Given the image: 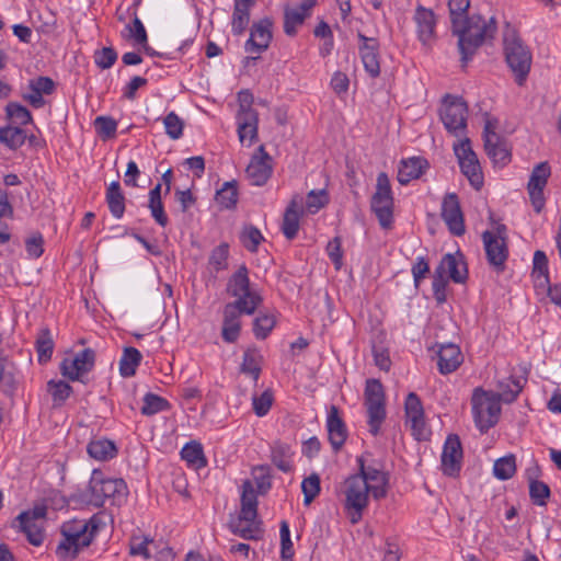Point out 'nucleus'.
I'll list each match as a JSON object with an SVG mask.
<instances>
[{"label":"nucleus","instance_id":"nucleus-21","mask_svg":"<svg viewBox=\"0 0 561 561\" xmlns=\"http://www.w3.org/2000/svg\"><path fill=\"white\" fill-rule=\"evenodd\" d=\"M358 38L362 42L359 54L364 68L370 77L377 78L380 75L379 44L376 38L367 37L362 33H358Z\"/></svg>","mask_w":561,"mask_h":561},{"label":"nucleus","instance_id":"nucleus-40","mask_svg":"<svg viewBox=\"0 0 561 561\" xmlns=\"http://www.w3.org/2000/svg\"><path fill=\"white\" fill-rule=\"evenodd\" d=\"M181 457L194 469H201L207 463L202 445L195 440L184 445Z\"/></svg>","mask_w":561,"mask_h":561},{"label":"nucleus","instance_id":"nucleus-31","mask_svg":"<svg viewBox=\"0 0 561 561\" xmlns=\"http://www.w3.org/2000/svg\"><path fill=\"white\" fill-rule=\"evenodd\" d=\"M233 298L234 301L226 305L249 316L253 314L263 301L261 294L253 287L240 293L239 296H233Z\"/></svg>","mask_w":561,"mask_h":561},{"label":"nucleus","instance_id":"nucleus-48","mask_svg":"<svg viewBox=\"0 0 561 561\" xmlns=\"http://www.w3.org/2000/svg\"><path fill=\"white\" fill-rule=\"evenodd\" d=\"M142 401L141 414L147 416L165 411L170 408V404L165 399L151 392L146 393Z\"/></svg>","mask_w":561,"mask_h":561},{"label":"nucleus","instance_id":"nucleus-3","mask_svg":"<svg viewBox=\"0 0 561 561\" xmlns=\"http://www.w3.org/2000/svg\"><path fill=\"white\" fill-rule=\"evenodd\" d=\"M500 402L502 401L492 391H485L482 388L473 390L471 398L473 419L482 433H486L497 423L501 414Z\"/></svg>","mask_w":561,"mask_h":561},{"label":"nucleus","instance_id":"nucleus-22","mask_svg":"<svg viewBox=\"0 0 561 561\" xmlns=\"http://www.w3.org/2000/svg\"><path fill=\"white\" fill-rule=\"evenodd\" d=\"M56 89L54 80L49 77H37L28 81V92L23 93V99L33 107L41 108L45 105L43 95L53 94Z\"/></svg>","mask_w":561,"mask_h":561},{"label":"nucleus","instance_id":"nucleus-26","mask_svg":"<svg viewBox=\"0 0 561 561\" xmlns=\"http://www.w3.org/2000/svg\"><path fill=\"white\" fill-rule=\"evenodd\" d=\"M435 272L445 277L448 275L453 282L458 284L463 283L467 278V266L461 255L457 256L450 253L444 255Z\"/></svg>","mask_w":561,"mask_h":561},{"label":"nucleus","instance_id":"nucleus-19","mask_svg":"<svg viewBox=\"0 0 561 561\" xmlns=\"http://www.w3.org/2000/svg\"><path fill=\"white\" fill-rule=\"evenodd\" d=\"M271 41L272 22L268 19H262L252 25L244 49L248 53L261 55L268 48Z\"/></svg>","mask_w":561,"mask_h":561},{"label":"nucleus","instance_id":"nucleus-38","mask_svg":"<svg viewBox=\"0 0 561 561\" xmlns=\"http://www.w3.org/2000/svg\"><path fill=\"white\" fill-rule=\"evenodd\" d=\"M291 455L290 447L280 442L274 443L271 448V460L283 472L291 471Z\"/></svg>","mask_w":561,"mask_h":561},{"label":"nucleus","instance_id":"nucleus-51","mask_svg":"<svg viewBox=\"0 0 561 561\" xmlns=\"http://www.w3.org/2000/svg\"><path fill=\"white\" fill-rule=\"evenodd\" d=\"M275 318L268 313L259 314L253 321V333L256 339L264 340L275 327Z\"/></svg>","mask_w":561,"mask_h":561},{"label":"nucleus","instance_id":"nucleus-42","mask_svg":"<svg viewBox=\"0 0 561 561\" xmlns=\"http://www.w3.org/2000/svg\"><path fill=\"white\" fill-rule=\"evenodd\" d=\"M90 457L96 460H108L116 456L117 449L108 439H98L89 443L87 447Z\"/></svg>","mask_w":561,"mask_h":561},{"label":"nucleus","instance_id":"nucleus-10","mask_svg":"<svg viewBox=\"0 0 561 561\" xmlns=\"http://www.w3.org/2000/svg\"><path fill=\"white\" fill-rule=\"evenodd\" d=\"M357 463L359 472L354 476L363 478L375 500L386 497L389 486V474L378 466L366 465L363 457L357 458Z\"/></svg>","mask_w":561,"mask_h":561},{"label":"nucleus","instance_id":"nucleus-59","mask_svg":"<svg viewBox=\"0 0 561 561\" xmlns=\"http://www.w3.org/2000/svg\"><path fill=\"white\" fill-rule=\"evenodd\" d=\"M228 255L229 245L227 243H221L211 251L209 256V264L214 267L215 271H222L227 267Z\"/></svg>","mask_w":561,"mask_h":561},{"label":"nucleus","instance_id":"nucleus-20","mask_svg":"<svg viewBox=\"0 0 561 561\" xmlns=\"http://www.w3.org/2000/svg\"><path fill=\"white\" fill-rule=\"evenodd\" d=\"M462 447L457 435L451 434L446 438L442 453V470L447 476H456L460 471Z\"/></svg>","mask_w":561,"mask_h":561},{"label":"nucleus","instance_id":"nucleus-17","mask_svg":"<svg viewBox=\"0 0 561 561\" xmlns=\"http://www.w3.org/2000/svg\"><path fill=\"white\" fill-rule=\"evenodd\" d=\"M484 149L494 164L506 165L511 160V153L505 142L495 133V126L488 121L483 130Z\"/></svg>","mask_w":561,"mask_h":561},{"label":"nucleus","instance_id":"nucleus-64","mask_svg":"<svg viewBox=\"0 0 561 561\" xmlns=\"http://www.w3.org/2000/svg\"><path fill=\"white\" fill-rule=\"evenodd\" d=\"M43 244L44 239L39 232L32 234L25 241V249L27 254L31 257L38 259L44 252Z\"/></svg>","mask_w":561,"mask_h":561},{"label":"nucleus","instance_id":"nucleus-29","mask_svg":"<svg viewBox=\"0 0 561 561\" xmlns=\"http://www.w3.org/2000/svg\"><path fill=\"white\" fill-rule=\"evenodd\" d=\"M257 515V499L254 491V484L251 480H245L242 484L240 520L254 522Z\"/></svg>","mask_w":561,"mask_h":561},{"label":"nucleus","instance_id":"nucleus-4","mask_svg":"<svg viewBox=\"0 0 561 561\" xmlns=\"http://www.w3.org/2000/svg\"><path fill=\"white\" fill-rule=\"evenodd\" d=\"M505 60L515 76L518 85H523L530 71L533 56L522 39L512 34L504 38Z\"/></svg>","mask_w":561,"mask_h":561},{"label":"nucleus","instance_id":"nucleus-47","mask_svg":"<svg viewBox=\"0 0 561 561\" xmlns=\"http://www.w3.org/2000/svg\"><path fill=\"white\" fill-rule=\"evenodd\" d=\"M516 472V459L514 455L504 456L495 460L493 473L500 480H507Z\"/></svg>","mask_w":561,"mask_h":561},{"label":"nucleus","instance_id":"nucleus-46","mask_svg":"<svg viewBox=\"0 0 561 561\" xmlns=\"http://www.w3.org/2000/svg\"><path fill=\"white\" fill-rule=\"evenodd\" d=\"M54 341L48 329H42L36 340V351L38 360L46 363L51 358Z\"/></svg>","mask_w":561,"mask_h":561},{"label":"nucleus","instance_id":"nucleus-24","mask_svg":"<svg viewBox=\"0 0 561 561\" xmlns=\"http://www.w3.org/2000/svg\"><path fill=\"white\" fill-rule=\"evenodd\" d=\"M327 428L330 444L332 445V448L337 451L347 438V430L340 416V411L336 405L330 407L327 419Z\"/></svg>","mask_w":561,"mask_h":561},{"label":"nucleus","instance_id":"nucleus-28","mask_svg":"<svg viewBox=\"0 0 561 561\" xmlns=\"http://www.w3.org/2000/svg\"><path fill=\"white\" fill-rule=\"evenodd\" d=\"M428 167L427 160L421 157H412L402 160L398 171L399 183L407 185L412 180L419 179Z\"/></svg>","mask_w":561,"mask_h":561},{"label":"nucleus","instance_id":"nucleus-27","mask_svg":"<svg viewBox=\"0 0 561 561\" xmlns=\"http://www.w3.org/2000/svg\"><path fill=\"white\" fill-rule=\"evenodd\" d=\"M301 214L302 197L295 195L288 204L283 217L282 231L288 240H293L297 236Z\"/></svg>","mask_w":561,"mask_h":561},{"label":"nucleus","instance_id":"nucleus-41","mask_svg":"<svg viewBox=\"0 0 561 561\" xmlns=\"http://www.w3.org/2000/svg\"><path fill=\"white\" fill-rule=\"evenodd\" d=\"M142 356L141 353L133 347H125L123 356L119 360V373L123 377H131L135 375L137 367L140 364Z\"/></svg>","mask_w":561,"mask_h":561},{"label":"nucleus","instance_id":"nucleus-55","mask_svg":"<svg viewBox=\"0 0 561 561\" xmlns=\"http://www.w3.org/2000/svg\"><path fill=\"white\" fill-rule=\"evenodd\" d=\"M253 481L257 492L264 494L271 488V468L268 466H256L252 469Z\"/></svg>","mask_w":561,"mask_h":561},{"label":"nucleus","instance_id":"nucleus-58","mask_svg":"<svg viewBox=\"0 0 561 561\" xmlns=\"http://www.w3.org/2000/svg\"><path fill=\"white\" fill-rule=\"evenodd\" d=\"M94 126H95L98 134L103 139H110L115 136L117 123L112 117L98 116L94 121Z\"/></svg>","mask_w":561,"mask_h":561},{"label":"nucleus","instance_id":"nucleus-39","mask_svg":"<svg viewBox=\"0 0 561 561\" xmlns=\"http://www.w3.org/2000/svg\"><path fill=\"white\" fill-rule=\"evenodd\" d=\"M262 355L254 348H249L243 353L240 371L249 375L255 382L261 375Z\"/></svg>","mask_w":561,"mask_h":561},{"label":"nucleus","instance_id":"nucleus-15","mask_svg":"<svg viewBox=\"0 0 561 561\" xmlns=\"http://www.w3.org/2000/svg\"><path fill=\"white\" fill-rule=\"evenodd\" d=\"M272 172V158L265 151L264 146H260L257 151L251 158V161L245 170L247 178L251 184L255 186H262L271 178Z\"/></svg>","mask_w":561,"mask_h":561},{"label":"nucleus","instance_id":"nucleus-8","mask_svg":"<svg viewBox=\"0 0 561 561\" xmlns=\"http://www.w3.org/2000/svg\"><path fill=\"white\" fill-rule=\"evenodd\" d=\"M344 493L351 523L356 524L368 504L370 489L362 477L351 476L345 481Z\"/></svg>","mask_w":561,"mask_h":561},{"label":"nucleus","instance_id":"nucleus-60","mask_svg":"<svg viewBox=\"0 0 561 561\" xmlns=\"http://www.w3.org/2000/svg\"><path fill=\"white\" fill-rule=\"evenodd\" d=\"M305 503L309 504L320 492V478L317 473L310 474L301 483Z\"/></svg>","mask_w":561,"mask_h":561},{"label":"nucleus","instance_id":"nucleus-54","mask_svg":"<svg viewBox=\"0 0 561 561\" xmlns=\"http://www.w3.org/2000/svg\"><path fill=\"white\" fill-rule=\"evenodd\" d=\"M529 496L534 504L542 506L550 496V488L542 481L529 480Z\"/></svg>","mask_w":561,"mask_h":561},{"label":"nucleus","instance_id":"nucleus-23","mask_svg":"<svg viewBox=\"0 0 561 561\" xmlns=\"http://www.w3.org/2000/svg\"><path fill=\"white\" fill-rule=\"evenodd\" d=\"M417 37L423 45L428 46L435 37L436 20L432 10L417 5L414 13Z\"/></svg>","mask_w":561,"mask_h":561},{"label":"nucleus","instance_id":"nucleus-14","mask_svg":"<svg viewBox=\"0 0 561 561\" xmlns=\"http://www.w3.org/2000/svg\"><path fill=\"white\" fill-rule=\"evenodd\" d=\"M440 215L451 234L460 237L465 233L463 214L456 193H447L444 196Z\"/></svg>","mask_w":561,"mask_h":561},{"label":"nucleus","instance_id":"nucleus-18","mask_svg":"<svg viewBox=\"0 0 561 561\" xmlns=\"http://www.w3.org/2000/svg\"><path fill=\"white\" fill-rule=\"evenodd\" d=\"M482 241L489 264L497 272L501 273L505 270V262L508 257L507 243L493 236L492 231H484L482 233Z\"/></svg>","mask_w":561,"mask_h":561},{"label":"nucleus","instance_id":"nucleus-34","mask_svg":"<svg viewBox=\"0 0 561 561\" xmlns=\"http://www.w3.org/2000/svg\"><path fill=\"white\" fill-rule=\"evenodd\" d=\"M524 388V382L516 377L510 376L497 382V391L494 392L497 399L504 403H512L516 400Z\"/></svg>","mask_w":561,"mask_h":561},{"label":"nucleus","instance_id":"nucleus-61","mask_svg":"<svg viewBox=\"0 0 561 561\" xmlns=\"http://www.w3.org/2000/svg\"><path fill=\"white\" fill-rule=\"evenodd\" d=\"M328 203V196L324 190H312L307 195L306 207L309 213L314 214Z\"/></svg>","mask_w":561,"mask_h":561},{"label":"nucleus","instance_id":"nucleus-16","mask_svg":"<svg viewBox=\"0 0 561 561\" xmlns=\"http://www.w3.org/2000/svg\"><path fill=\"white\" fill-rule=\"evenodd\" d=\"M407 423L410 424L412 435L417 440L426 439L428 433L424 420V409L419 396L410 392L404 403Z\"/></svg>","mask_w":561,"mask_h":561},{"label":"nucleus","instance_id":"nucleus-32","mask_svg":"<svg viewBox=\"0 0 561 561\" xmlns=\"http://www.w3.org/2000/svg\"><path fill=\"white\" fill-rule=\"evenodd\" d=\"M255 0H234L231 30L234 35H241L250 22V9Z\"/></svg>","mask_w":561,"mask_h":561},{"label":"nucleus","instance_id":"nucleus-33","mask_svg":"<svg viewBox=\"0 0 561 561\" xmlns=\"http://www.w3.org/2000/svg\"><path fill=\"white\" fill-rule=\"evenodd\" d=\"M238 136L241 142L249 139L252 145L257 137V112H247L244 114H237Z\"/></svg>","mask_w":561,"mask_h":561},{"label":"nucleus","instance_id":"nucleus-49","mask_svg":"<svg viewBox=\"0 0 561 561\" xmlns=\"http://www.w3.org/2000/svg\"><path fill=\"white\" fill-rule=\"evenodd\" d=\"M46 515L47 504L45 501H39L32 508L21 512L16 519L20 522V526H30L31 523L45 518Z\"/></svg>","mask_w":561,"mask_h":561},{"label":"nucleus","instance_id":"nucleus-13","mask_svg":"<svg viewBox=\"0 0 561 561\" xmlns=\"http://www.w3.org/2000/svg\"><path fill=\"white\" fill-rule=\"evenodd\" d=\"M94 364L95 352L92 348H84L73 358H65L60 363V373L71 381H82L83 376L93 369Z\"/></svg>","mask_w":561,"mask_h":561},{"label":"nucleus","instance_id":"nucleus-36","mask_svg":"<svg viewBox=\"0 0 561 561\" xmlns=\"http://www.w3.org/2000/svg\"><path fill=\"white\" fill-rule=\"evenodd\" d=\"M251 287L252 286L249 278V270L244 264H242L229 277L226 290L230 297H233L239 296L240 293H243L244 290Z\"/></svg>","mask_w":561,"mask_h":561},{"label":"nucleus","instance_id":"nucleus-62","mask_svg":"<svg viewBox=\"0 0 561 561\" xmlns=\"http://www.w3.org/2000/svg\"><path fill=\"white\" fill-rule=\"evenodd\" d=\"M116 59L117 54L112 47H103L94 54V61L101 69L111 68Z\"/></svg>","mask_w":561,"mask_h":561},{"label":"nucleus","instance_id":"nucleus-57","mask_svg":"<svg viewBox=\"0 0 561 561\" xmlns=\"http://www.w3.org/2000/svg\"><path fill=\"white\" fill-rule=\"evenodd\" d=\"M163 124L171 139H179L183 135L184 122L174 112H170L164 117Z\"/></svg>","mask_w":561,"mask_h":561},{"label":"nucleus","instance_id":"nucleus-2","mask_svg":"<svg viewBox=\"0 0 561 561\" xmlns=\"http://www.w3.org/2000/svg\"><path fill=\"white\" fill-rule=\"evenodd\" d=\"M89 500L94 506H103L105 500L121 504L128 494L126 482L121 478L105 477L101 470L94 469L89 481Z\"/></svg>","mask_w":561,"mask_h":561},{"label":"nucleus","instance_id":"nucleus-6","mask_svg":"<svg viewBox=\"0 0 561 561\" xmlns=\"http://www.w3.org/2000/svg\"><path fill=\"white\" fill-rule=\"evenodd\" d=\"M364 398L368 415L369 432L376 436L386 419L385 391L378 379H368L366 381Z\"/></svg>","mask_w":561,"mask_h":561},{"label":"nucleus","instance_id":"nucleus-11","mask_svg":"<svg viewBox=\"0 0 561 561\" xmlns=\"http://www.w3.org/2000/svg\"><path fill=\"white\" fill-rule=\"evenodd\" d=\"M99 528H61L64 540L58 545V553L61 557L71 552L75 558L78 552L92 542Z\"/></svg>","mask_w":561,"mask_h":561},{"label":"nucleus","instance_id":"nucleus-50","mask_svg":"<svg viewBox=\"0 0 561 561\" xmlns=\"http://www.w3.org/2000/svg\"><path fill=\"white\" fill-rule=\"evenodd\" d=\"M7 117L14 124L27 125L32 122L31 112L16 102H10L5 106Z\"/></svg>","mask_w":561,"mask_h":561},{"label":"nucleus","instance_id":"nucleus-63","mask_svg":"<svg viewBox=\"0 0 561 561\" xmlns=\"http://www.w3.org/2000/svg\"><path fill=\"white\" fill-rule=\"evenodd\" d=\"M293 541L289 528H280V558L282 561H293L294 557Z\"/></svg>","mask_w":561,"mask_h":561},{"label":"nucleus","instance_id":"nucleus-44","mask_svg":"<svg viewBox=\"0 0 561 561\" xmlns=\"http://www.w3.org/2000/svg\"><path fill=\"white\" fill-rule=\"evenodd\" d=\"M216 201L224 208H233L238 202L237 182H226L216 193Z\"/></svg>","mask_w":561,"mask_h":561},{"label":"nucleus","instance_id":"nucleus-25","mask_svg":"<svg viewBox=\"0 0 561 561\" xmlns=\"http://www.w3.org/2000/svg\"><path fill=\"white\" fill-rule=\"evenodd\" d=\"M462 363V354L454 343L440 344L437 351V366L443 375L455 371Z\"/></svg>","mask_w":561,"mask_h":561},{"label":"nucleus","instance_id":"nucleus-52","mask_svg":"<svg viewBox=\"0 0 561 561\" xmlns=\"http://www.w3.org/2000/svg\"><path fill=\"white\" fill-rule=\"evenodd\" d=\"M48 392L53 397V401L55 405H61L71 394L72 388L66 381L59 380H50L47 383Z\"/></svg>","mask_w":561,"mask_h":561},{"label":"nucleus","instance_id":"nucleus-43","mask_svg":"<svg viewBox=\"0 0 561 561\" xmlns=\"http://www.w3.org/2000/svg\"><path fill=\"white\" fill-rule=\"evenodd\" d=\"M26 138V133L18 126L9 125L0 128V142L12 150L20 148Z\"/></svg>","mask_w":561,"mask_h":561},{"label":"nucleus","instance_id":"nucleus-37","mask_svg":"<svg viewBox=\"0 0 561 561\" xmlns=\"http://www.w3.org/2000/svg\"><path fill=\"white\" fill-rule=\"evenodd\" d=\"M531 276L537 287H546L549 284L548 257L541 250L534 253Z\"/></svg>","mask_w":561,"mask_h":561},{"label":"nucleus","instance_id":"nucleus-5","mask_svg":"<svg viewBox=\"0 0 561 561\" xmlns=\"http://www.w3.org/2000/svg\"><path fill=\"white\" fill-rule=\"evenodd\" d=\"M370 208L383 229H390L393 221V197L388 175L377 176L376 192L371 196Z\"/></svg>","mask_w":561,"mask_h":561},{"label":"nucleus","instance_id":"nucleus-53","mask_svg":"<svg viewBox=\"0 0 561 561\" xmlns=\"http://www.w3.org/2000/svg\"><path fill=\"white\" fill-rule=\"evenodd\" d=\"M306 15L302 11L297 9L286 8L284 13V32L288 36H294L297 33V27L305 21Z\"/></svg>","mask_w":561,"mask_h":561},{"label":"nucleus","instance_id":"nucleus-30","mask_svg":"<svg viewBox=\"0 0 561 561\" xmlns=\"http://www.w3.org/2000/svg\"><path fill=\"white\" fill-rule=\"evenodd\" d=\"M243 314L233 307L225 305L221 336L227 343H234L240 335V316Z\"/></svg>","mask_w":561,"mask_h":561},{"label":"nucleus","instance_id":"nucleus-9","mask_svg":"<svg viewBox=\"0 0 561 561\" xmlns=\"http://www.w3.org/2000/svg\"><path fill=\"white\" fill-rule=\"evenodd\" d=\"M454 151L462 174L476 190H480L483 185V174L478 157L471 148L470 139L465 138L455 144Z\"/></svg>","mask_w":561,"mask_h":561},{"label":"nucleus","instance_id":"nucleus-7","mask_svg":"<svg viewBox=\"0 0 561 561\" xmlns=\"http://www.w3.org/2000/svg\"><path fill=\"white\" fill-rule=\"evenodd\" d=\"M468 107L458 96L446 95L439 108V117L446 130L455 137L465 135L467 128Z\"/></svg>","mask_w":561,"mask_h":561},{"label":"nucleus","instance_id":"nucleus-56","mask_svg":"<svg viewBox=\"0 0 561 561\" xmlns=\"http://www.w3.org/2000/svg\"><path fill=\"white\" fill-rule=\"evenodd\" d=\"M274 396L271 389H266L260 396H253L252 405L254 413L262 417L266 415L273 404Z\"/></svg>","mask_w":561,"mask_h":561},{"label":"nucleus","instance_id":"nucleus-12","mask_svg":"<svg viewBox=\"0 0 561 561\" xmlns=\"http://www.w3.org/2000/svg\"><path fill=\"white\" fill-rule=\"evenodd\" d=\"M550 175L551 168L548 162L538 163L531 171L527 184V192L534 210L537 214L541 213V210L545 207L546 198L543 195V190L548 183V179L550 178Z\"/></svg>","mask_w":561,"mask_h":561},{"label":"nucleus","instance_id":"nucleus-45","mask_svg":"<svg viewBox=\"0 0 561 561\" xmlns=\"http://www.w3.org/2000/svg\"><path fill=\"white\" fill-rule=\"evenodd\" d=\"M263 240L264 237L261 231L252 225L244 226L240 232V241L242 245L252 253L257 251V248Z\"/></svg>","mask_w":561,"mask_h":561},{"label":"nucleus","instance_id":"nucleus-35","mask_svg":"<svg viewBox=\"0 0 561 561\" xmlns=\"http://www.w3.org/2000/svg\"><path fill=\"white\" fill-rule=\"evenodd\" d=\"M106 203L113 217L119 219L125 213V196L117 181L110 183L106 190Z\"/></svg>","mask_w":561,"mask_h":561},{"label":"nucleus","instance_id":"nucleus-1","mask_svg":"<svg viewBox=\"0 0 561 561\" xmlns=\"http://www.w3.org/2000/svg\"><path fill=\"white\" fill-rule=\"evenodd\" d=\"M470 0H449L453 34L458 36L460 61L466 67L485 38L492 37L496 26L493 19L486 23L480 15L468 16Z\"/></svg>","mask_w":561,"mask_h":561}]
</instances>
